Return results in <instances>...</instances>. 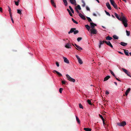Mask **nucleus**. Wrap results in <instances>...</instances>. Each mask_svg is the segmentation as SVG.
Segmentation results:
<instances>
[{"instance_id":"obj_6","label":"nucleus","mask_w":131,"mask_h":131,"mask_svg":"<svg viewBox=\"0 0 131 131\" xmlns=\"http://www.w3.org/2000/svg\"><path fill=\"white\" fill-rule=\"evenodd\" d=\"M65 47L68 49L70 48H71V45L70 43H67L65 45Z\"/></svg>"},{"instance_id":"obj_10","label":"nucleus","mask_w":131,"mask_h":131,"mask_svg":"<svg viewBox=\"0 0 131 131\" xmlns=\"http://www.w3.org/2000/svg\"><path fill=\"white\" fill-rule=\"evenodd\" d=\"M116 126H123L125 125L126 123H116Z\"/></svg>"},{"instance_id":"obj_33","label":"nucleus","mask_w":131,"mask_h":131,"mask_svg":"<svg viewBox=\"0 0 131 131\" xmlns=\"http://www.w3.org/2000/svg\"><path fill=\"white\" fill-rule=\"evenodd\" d=\"M126 35L128 36H129L130 35V32L129 31H128L126 30Z\"/></svg>"},{"instance_id":"obj_49","label":"nucleus","mask_w":131,"mask_h":131,"mask_svg":"<svg viewBox=\"0 0 131 131\" xmlns=\"http://www.w3.org/2000/svg\"><path fill=\"white\" fill-rule=\"evenodd\" d=\"M15 5L17 6H18L19 5V2H16L15 1Z\"/></svg>"},{"instance_id":"obj_56","label":"nucleus","mask_w":131,"mask_h":131,"mask_svg":"<svg viewBox=\"0 0 131 131\" xmlns=\"http://www.w3.org/2000/svg\"><path fill=\"white\" fill-rule=\"evenodd\" d=\"M9 13L10 15V18L11 17H12V13Z\"/></svg>"},{"instance_id":"obj_45","label":"nucleus","mask_w":131,"mask_h":131,"mask_svg":"<svg viewBox=\"0 0 131 131\" xmlns=\"http://www.w3.org/2000/svg\"><path fill=\"white\" fill-rule=\"evenodd\" d=\"M63 90V89L62 88H60L59 89V92L60 93H61L62 91Z\"/></svg>"},{"instance_id":"obj_55","label":"nucleus","mask_w":131,"mask_h":131,"mask_svg":"<svg viewBox=\"0 0 131 131\" xmlns=\"http://www.w3.org/2000/svg\"><path fill=\"white\" fill-rule=\"evenodd\" d=\"M10 18H11V19L12 20V21L13 23H14V21L13 19V17H11Z\"/></svg>"},{"instance_id":"obj_5","label":"nucleus","mask_w":131,"mask_h":131,"mask_svg":"<svg viewBox=\"0 0 131 131\" xmlns=\"http://www.w3.org/2000/svg\"><path fill=\"white\" fill-rule=\"evenodd\" d=\"M75 56L77 58L79 63L80 64H82L83 63V62L82 61V60L80 58V57L78 56L77 55H75Z\"/></svg>"},{"instance_id":"obj_22","label":"nucleus","mask_w":131,"mask_h":131,"mask_svg":"<svg viewBox=\"0 0 131 131\" xmlns=\"http://www.w3.org/2000/svg\"><path fill=\"white\" fill-rule=\"evenodd\" d=\"M112 38V37H110L109 36H108L106 37V39L108 40H111Z\"/></svg>"},{"instance_id":"obj_17","label":"nucleus","mask_w":131,"mask_h":131,"mask_svg":"<svg viewBox=\"0 0 131 131\" xmlns=\"http://www.w3.org/2000/svg\"><path fill=\"white\" fill-rule=\"evenodd\" d=\"M120 44L123 46H125L127 45V44L123 42H121Z\"/></svg>"},{"instance_id":"obj_52","label":"nucleus","mask_w":131,"mask_h":131,"mask_svg":"<svg viewBox=\"0 0 131 131\" xmlns=\"http://www.w3.org/2000/svg\"><path fill=\"white\" fill-rule=\"evenodd\" d=\"M86 10H90L89 8V7H88V6H86Z\"/></svg>"},{"instance_id":"obj_7","label":"nucleus","mask_w":131,"mask_h":131,"mask_svg":"<svg viewBox=\"0 0 131 131\" xmlns=\"http://www.w3.org/2000/svg\"><path fill=\"white\" fill-rule=\"evenodd\" d=\"M79 16L83 20H85L86 19L85 16L81 13L79 14Z\"/></svg>"},{"instance_id":"obj_8","label":"nucleus","mask_w":131,"mask_h":131,"mask_svg":"<svg viewBox=\"0 0 131 131\" xmlns=\"http://www.w3.org/2000/svg\"><path fill=\"white\" fill-rule=\"evenodd\" d=\"M90 24V27L91 28H94L95 26H96V24H94L92 22Z\"/></svg>"},{"instance_id":"obj_23","label":"nucleus","mask_w":131,"mask_h":131,"mask_svg":"<svg viewBox=\"0 0 131 131\" xmlns=\"http://www.w3.org/2000/svg\"><path fill=\"white\" fill-rule=\"evenodd\" d=\"M110 78V76H108L105 77L104 79V81L107 80Z\"/></svg>"},{"instance_id":"obj_58","label":"nucleus","mask_w":131,"mask_h":131,"mask_svg":"<svg viewBox=\"0 0 131 131\" xmlns=\"http://www.w3.org/2000/svg\"><path fill=\"white\" fill-rule=\"evenodd\" d=\"M126 74L127 75H128V76H130V75L129 74V72H128V73H126Z\"/></svg>"},{"instance_id":"obj_29","label":"nucleus","mask_w":131,"mask_h":131,"mask_svg":"<svg viewBox=\"0 0 131 131\" xmlns=\"http://www.w3.org/2000/svg\"><path fill=\"white\" fill-rule=\"evenodd\" d=\"M124 53L127 56H129V54H128V52L127 51H126V50H125L124 51Z\"/></svg>"},{"instance_id":"obj_21","label":"nucleus","mask_w":131,"mask_h":131,"mask_svg":"<svg viewBox=\"0 0 131 131\" xmlns=\"http://www.w3.org/2000/svg\"><path fill=\"white\" fill-rule=\"evenodd\" d=\"M85 27L86 28V29L89 31L90 29V26L88 25H85Z\"/></svg>"},{"instance_id":"obj_26","label":"nucleus","mask_w":131,"mask_h":131,"mask_svg":"<svg viewBox=\"0 0 131 131\" xmlns=\"http://www.w3.org/2000/svg\"><path fill=\"white\" fill-rule=\"evenodd\" d=\"M100 117L102 119L103 121V123H104V119L102 115H99Z\"/></svg>"},{"instance_id":"obj_63","label":"nucleus","mask_w":131,"mask_h":131,"mask_svg":"<svg viewBox=\"0 0 131 131\" xmlns=\"http://www.w3.org/2000/svg\"><path fill=\"white\" fill-rule=\"evenodd\" d=\"M99 3V0H96Z\"/></svg>"},{"instance_id":"obj_13","label":"nucleus","mask_w":131,"mask_h":131,"mask_svg":"<svg viewBox=\"0 0 131 131\" xmlns=\"http://www.w3.org/2000/svg\"><path fill=\"white\" fill-rule=\"evenodd\" d=\"M51 2L52 5L55 8L56 7L55 3L54 2L53 0H51Z\"/></svg>"},{"instance_id":"obj_48","label":"nucleus","mask_w":131,"mask_h":131,"mask_svg":"<svg viewBox=\"0 0 131 131\" xmlns=\"http://www.w3.org/2000/svg\"><path fill=\"white\" fill-rule=\"evenodd\" d=\"M8 11L9 13H11V10L10 7L8 6Z\"/></svg>"},{"instance_id":"obj_27","label":"nucleus","mask_w":131,"mask_h":131,"mask_svg":"<svg viewBox=\"0 0 131 131\" xmlns=\"http://www.w3.org/2000/svg\"><path fill=\"white\" fill-rule=\"evenodd\" d=\"M78 30H76V29L75 28V29H74V34H75L78 33Z\"/></svg>"},{"instance_id":"obj_35","label":"nucleus","mask_w":131,"mask_h":131,"mask_svg":"<svg viewBox=\"0 0 131 131\" xmlns=\"http://www.w3.org/2000/svg\"><path fill=\"white\" fill-rule=\"evenodd\" d=\"M69 8L70 9V10L71 11L72 13H74V10H73V9L71 7V6H69Z\"/></svg>"},{"instance_id":"obj_39","label":"nucleus","mask_w":131,"mask_h":131,"mask_svg":"<svg viewBox=\"0 0 131 131\" xmlns=\"http://www.w3.org/2000/svg\"><path fill=\"white\" fill-rule=\"evenodd\" d=\"M130 88L128 89L126 91V93H128L130 91Z\"/></svg>"},{"instance_id":"obj_3","label":"nucleus","mask_w":131,"mask_h":131,"mask_svg":"<svg viewBox=\"0 0 131 131\" xmlns=\"http://www.w3.org/2000/svg\"><path fill=\"white\" fill-rule=\"evenodd\" d=\"M111 4L116 9H117L118 7L117 6L113 0H110Z\"/></svg>"},{"instance_id":"obj_50","label":"nucleus","mask_w":131,"mask_h":131,"mask_svg":"<svg viewBox=\"0 0 131 131\" xmlns=\"http://www.w3.org/2000/svg\"><path fill=\"white\" fill-rule=\"evenodd\" d=\"M105 12L106 13L107 15L109 16H110V14H109V13L108 12L106 11H105Z\"/></svg>"},{"instance_id":"obj_9","label":"nucleus","mask_w":131,"mask_h":131,"mask_svg":"<svg viewBox=\"0 0 131 131\" xmlns=\"http://www.w3.org/2000/svg\"><path fill=\"white\" fill-rule=\"evenodd\" d=\"M63 58L64 59V61L65 62L68 64L69 63V61L66 58L63 57Z\"/></svg>"},{"instance_id":"obj_64","label":"nucleus","mask_w":131,"mask_h":131,"mask_svg":"<svg viewBox=\"0 0 131 131\" xmlns=\"http://www.w3.org/2000/svg\"><path fill=\"white\" fill-rule=\"evenodd\" d=\"M112 16L113 17V18H115V17L113 15H112Z\"/></svg>"},{"instance_id":"obj_12","label":"nucleus","mask_w":131,"mask_h":131,"mask_svg":"<svg viewBox=\"0 0 131 131\" xmlns=\"http://www.w3.org/2000/svg\"><path fill=\"white\" fill-rule=\"evenodd\" d=\"M106 5L108 9L110 10H111V8L109 3L108 2L106 4Z\"/></svg>"},{"instance_id":"obj_54","label":"nucleus","mask_w":131,"mask_h":131,"mask_svg":"<svg viewBox=\"0 0 131 131\" xmlns=\"http://www.w3.org/2000/svg\"><path fill=\"white\" fill-rule=\"evenodd\" d=\"M56 64L57 66L58 67H59V63L57 62L56 63Z\"/></svg>"},{"instance_id":"obj_43","label":"nucleus","mask_w":131,"mask_h":131,"mask_svg":"<svg viewBox=\"0 0 131 131\" xmlns=\"http://www.w3.org/2000/svg\"><path fill=\"white\" fill-rule=\"evenodd\" d=\"M87 101H88V103L89 104H90V105H92V103H91V101L90 100H87Z\"/></svg>"},{"instance_id":"obj_4","label":"nucleus","mask_w":131,"mask_h":131,"mask_svg":"<svg viewBox=\"0 0 131 131\" xmlns=\"http://www.w3.org/2000/svg\"><path fill=\"white\" fill-rule=\"evenodd\" d=\"M90 31L92 34H96L97 32V30L94 28H91L90 29Z\"/></svg>"},{"instance_id":"obj_60","label":"nucleus","mask_w":131,"mask_h":131,"mask_svg":"<svg viewBox=\"0 0 131 131\" xmlns=\"http://www.w3.org/2000/svg\"><path fill=\"white\" fill-rule=\"evenodd\" d=\"M93 15L94 16H96V15L95 13H94L93 14Z\"/></svg>"},{"instance_id":"obj_42","label":"nucleus","mask_w":131,"mask_h":131,"mask_svg":"<svg viewBox=\"0 0 131 131\" xmlns=\"http://www.w3.org/2000/svg\"><path fill=\"white\" fill-rule=\"evenodd\" d=\"M103 125L105 127H106L107 126H108V125L107 123H103Z\"/></svg>"},{"instance_id":"obj_1","label":"nucleus","mask_w":131,"mask_h":131,"mask_svg":"<svg viewBox=\"0 0 131 131\" xmlns=\"http://www.w3.org/2000/svg\"><path fill=\"white\" fill-rule=\"evenodd\" d=\"M121 15L122 17L121 21H122V23L125 27H126L128 25L127 24V20L124 17V14L122 13H121Z\"/></svg>"},{"instance_id":"obj_14","label":"nucleus","mask_w":131,"mask_h":131,"mask_svg":"<svg viewBox=\"0 0 131 131\" xmlns=\"http://www.w3.org/2000/svg\"><path fill=\"white\" fill-rule=\"evenodd\" d=\"M114 14L115 16L119 20L121 21V18L120 17H119L118 16V15L117 13H115Z\"/></svg>"},{"instance_id":"obj_24","label":"nucleus","mask_w":131,"mask_h":131,"mask_svg":"<svg viewBox=\"0 0 131 131\" xmlns=\"http://www.w3.org/2000/svg\"><path fill=\"white\" fill-rule=\"evenodd\" d=\"M63 2H64L65 6H67V5L68 3L66 0H63Z\"/></svg>"},{"instance_id":"obj_31","label":"nucleus","mask_w":131,"mask_h":131,"mask_svg":"<svg viewBox=\"0 0 131 131\" xmlns=\"http://www.w3.org/2000/svg\"><path fill=\"white\" fill-rule=\"evenodd\" d=\"M67 10L69 13V14L71 16H72V14L70 11L68 9H67Z\"/></svg>"},{"instance_id":"obj_20","label":"nucleus","mask_w":131,"mask_h":131,"mask_svg":"<svg viewBox=\"0 0 131 131\" xmlns=\"http://www.w3.org/2000/svg\"><path fill=\"white\" fill-rule=\"evenodd\" d=\"M84 129L86 131H91V129L89 128H84Z\"/></svg>"},{"instance_id":"obj_47","label":"nucleus","mask_w":131,"mask_h":131,"mask_svg":"<svg viewBox=\"0 0 131 131\" xmlns=\"http://www.w3.org/2000/svg\"><path fill=\"white\" fill-rule=\"evenodd\" d=\"M110 72L115 77V75L114 74V73L111 70L110 71Z\"/></svg>"},{"instance_id":"obj_62","label":"nucleus","mask_w":131,"mask_h":131,"mask_svg":"<svg viewBox=\"0 0 131 131\" xmlns=\"http://www.w3.org/2000/svg\"><path fill=\"white\" fill-rule=\"evenodd\" d=\"M128 93H125V95L126 96H127L128 94Z\"/></svg>"},{"instance_id":"obj_32","label":"nucleus","mask_w":131,"mask_h":131,"mask_svg":"<svg viewBox=\"0 0 131 131\" xmlns=\"http://www.w3.org/2000/svg\"><path fill=\"white\" fill-rule=\"evenodd\" d=\"M113 37L114 39H118V38L117 37V36L116 35H114L113 36Z\"/></svg>"},{"instance_id":"obj_18","label":"nucleus","mask_w":131,"mask_h":131,"mask_svg":"<svg viewBox=\"0 0 131 131\" xmlns=\"http://www.w3.org/2000/svg\"><path fill=\"white\" fill-rule=\"evenodd\" d=\"M74 29H75V28H71L70 31H69L68 32V34H69L70 33H72L73 32H74Z\"/></svg>"},{"instance_id":"obj_53","label":"nucleus","mask_w":131,"mask_h":131,"mask_svg":"<svg viewBox=\"0 0 131 131\" xmlns=\"http://www.w3.org/2000/svg\"><path fill=\"white\" fill-rule=\"evenodd\" d=\"M109 92L108 91H106L105 94H106L108 95V94H109Z\"/></svg>"},{"instance_id":"obj_46","label":"nucleus","mask_w":131,"mask_h":131,"mask_svg":"<svg viewBox=\"0 0 131 131\" xmlns=\"http://www.w3.org/2000/svg\"><path fill=\"white\" fill-rule=\"evenodd\" d=\"M82 38L81 37H79L77 39V40L79 42L80 41L81 39Z\"/></svg>"},{"instance_id":"obj_2","label":"nucleus","mask_w":131,"mask_h":131,"mask_svg":"<svg viewBox=\"0 0 131 131\" xmlns=\"http://www.w3.org/2000/svg\"><path fill=\"white\" fill-rule=\"evenodd\" d=\"M66 77L67 79L69 81L73 82H75V79L71 78L69 75L67 74Z\"/></svg>"},{"instance_id":"obj_30","label":"nucleus","mask_w":131,"mask_h":131,"mask_svg":"<svg viewBox=\"0 0 131 131\" xmlns=\"http://www.w3.org/2000/svg\"><path fill=\"white\" fill-rule=\"evenodd\" d=\"M75 8H77V9H79L80 10L81 9V8L80 5H78L77 7H75Z\"/></svg>"},{"instance_id":"obj_59","label":"nucleus","mask_w":131,"mask_h":131,"mask_svg":"<svg viewBox=\"0 0 131 131\" xmlns=\"http://www.w3.org/2000/svg\"><path fill=\"white\" fill-rule=\"evenodd\" d=\"M116 79L118 81H121V80H119L117 78H116Z\"/></svg>"},{"instance_id":"obj_34","label":"nucleus","mask_w":131,"mask_h":131,"mask_svg":"<svg viewBox=\"0 0 131 131\" xmlns=\"http://www.w3.org/2000/svg\"><path fill=\"white\" fill-rule=\"evenodd\" d=\"M82 2L83 4L82 5V6L83 7H84L85 6V3L84 1L83 0H82Z\"/></svg>"},{"instance_id":"obj_37","label":"nucleus","mask_w":131,"mask_h":131,"mask_svg":"<svg viewBox=\"0 0 131 131\" xmlns=\"http://www.w3.org/2000/svg\"><path fill=\"white\" fill-rule=\"evenodd\" d=\"M105 41H100V45H101L102 44H103L104 43V42H105Z\"/></svg>"},{"instance_id":"obj_51","label":"nucleus","mask_w":131,"mask_h":131,"mask_svg":"<svg viewBox=\"0 0 131 131\" xmlns=\"http://www.w3.org/2000/svg\"><path fill=\"white\" fill-rule=\"evenodd\" d=\"M75 9L76 10V11L77 12V13H78L79 14V10H78V9H77V8H75Z\"/></svg>"},{"instance_id":"obj_44","label":"nucleus","mask_w":131,"mask_h":131,"mask_svg":"<svg viewBox=\"0 0 131 131\" xmlns=\"http://www.w3.org/2000/svg\"><path fill=\"white\" fill-rule=\"evenodd\" d=\"M66 82L65 80H63L62 81V83L63 84H65Z\"/></svg>"},{"instance_id":"obj_57","label":"nucleus","mask_w":131,"mask_h":131,"mask_svg":"<svg viewBox=\"0 0 131 131\" xmlns=\"http://www.w3.org/2000/svg\"><path fill=\"white\" fill-rule=\"evenodd\" d=\"M2 8L1 7H0V11L1 12H2Z\"/></svg>"},{"instance_id":"obj_19","label":"nucleus","mask_w":131,"mask_h":131,"mask_svg":"<svg viewBox=\"0 0 131 131\" xmlns=\"http://www.w3.org/2000/svg\"><path fill=\"white\" fill-rule=\"evenodd\" d=\"M76 49L78 50H82V48L79 46H76Z\"/></svg>"},{"instance_id":"obj_41","label":"nucleus","mask_w":131,"mask_h":131,"mask_svg":"<svg viewBox=\"0 0 131 131\" xmlns=\"http://www.w3.org/2000/svg\"><path fill=\"white\" fill-rule=\"evenodd\" d=\"M79 107L80 108H81L83 109V106L81 104H79Z\"/></svg>"},{"instance_id":"obj_15","label":"nucleus","mask_w":131,"mask_h":131,"mask_svg":"<svg viewBox=\"0 0 131 131\" xmlns=\"http://www.w3.org/2000/svg\"><path fill=\"white\" fill-rule=\"evenodd\" d=\"M71 3L73 5L76 4V1L75 0H70Z\"/></svg>"},{"instance_id":"obj_28","label":"nucleus","mask_w":131,"mask_h":131,"mask_svg":"<svg viewBox=\"0 0 131 131\" xmlns=\"http://www.w3.org/2000/svg\"><path fill=\"white\" fill-rule=\"evenodd\" d=\"M17 13L20 14V15H21V10H20V9H18L17 10Z\"/></svg>"},{"instance_id":"obj_25","label":"nucleus","mask_w":131,"mask_h":131,"mask_svg":"<svg viewBox=\"0 0 131 131\" xmlns=\"http://www.w3.org/2000/svg\"><path fill=\"white\" fill-rule=\"evenodd\" d=\"M122 70L124 72L126 73H128V71H127L126 69H124V68H122Z\"/></svg>"},{"instance_id":"obj_16","label":"nucleus","mask_w":131,"mask_h":131,"mask_svg":"<svg viewBox=\"0 0 131 131\" xmlns=\"http://www.w3.org/2000/svg\"><path fill=\"white\" fill-rule=\"evenodd\" d=\"M53 72L54 73H55V72H56L57 73V74L59 76H62V75L60 72H58L57 71L54 70L53 71Z\"/></svg>"},{"instance_id":"obj_40","label":"nucleus","mask_w":131,"mask_h":131,"mask_svg":"<svg viewBox=\"0 0 131 131\" xmlns=\"http://www.w3.org/2000/svg\"><path fill=\"white\" fill-rule=\"evenodd\" d=\"M87 18L88 20V21L89 22H91V21H92L90 17H87Z\"/></svg>"},{"instance_id":"obj_11","label":"nucleus","mask_w":131,"mask_h":131,"mask_svg":"<svg viewBox=\"0 0 131 131\" xmlns=\"http://www.w3.org/2000/svg\"><path fill=\"white\" fill-rule=\"evenodd\" d=\"M105 42L106 43L107 45L110 46L112 48L113 47V46L110 41H105Z\"/></svg>"},{"instance_id":"obj_61","label":"nucleus","mask_w":131,"mask_h":131,"mask_svg":"<svg viewBox=\"0 0 131 131\" xmlns=\"http://www.w3.org/2000/svg\"><path fill=\"white\" fill-rule=\"evenodd\" d=\"M114 83L116 85H117V83L116 82H114Z\"/></svg>"},{"instance_id":"obj_36","label":"nucleus","mask_w":131,"mask_h":131,"mask_svg":"<svg viewBox=\"0 0 131 131\" xmlns=\"http://www.w3.org/2000/svg\"><path fill=\"white\" fill-rule=\"evenodd\" d=\"M72 21H73V22L74 23H75L76 24H77L78 23L77 21H75L73 18H72Z\"/></svg>"},{"instance_id":"obj_38","label":"nucleus","mask_w":131,"mask_h":131,"mask_svg":"<svg viewBox=\"0 0 131 131\" xmlns=\"http://www.w3.org/2000/svg\"><path fill=\"white\" fill-rule=\"evenodd\" d=\"M76 120L77 121V122H78V123H80V121L78 118L77 116H76Z\"/></svg>"}]
</instances>
